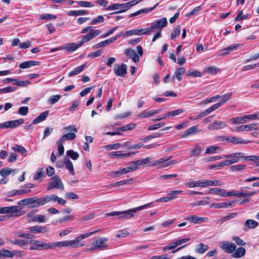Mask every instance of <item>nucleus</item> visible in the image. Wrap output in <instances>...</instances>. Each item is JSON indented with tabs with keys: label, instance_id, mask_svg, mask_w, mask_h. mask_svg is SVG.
<instances>
[{
	"label": "nucleus",
	"instance_id": "1",
	"mask_svg": "<svg viewBox=\"0 0 259 259\" xmlns=\"http://www.w3.org/2000/svg\"><path fill=\"white\" fill-rule=\"evenodd\" d=\"M15 237L22 238L24 239H17L14 240L8 239V241L10 244L17 245L22 248L24 247L27 244H30L29 248L30 250L50 249L49 243H46L39 240L32 239V235L25 233L22 231H18L14 234Z\"/></svg>",
	"mask_w": 259,
	"mask_h": 259
},
{
	"label": "nucleus",
	"instance_id": "2",
	"mask_svg": "<svg viewBox=\"0 0 259 259\" xmlns=\"http://www.w3.org/2000/svg\"><path fill=\"white\" fill-rule=\"evenodd\" d=\"M153 202L149 203L148 204L141 205L134 208L130 209L125 211H114L107 214V216L114 217L115 215H120L119 219H129L134 216V213L144 208H147L150 205H152Z\"/></svg>",
	"mask_w": 259,
	"mask_h": 259
},
{
	"label": "nucleus",
	"instance_id": "3",
	"mask_svg": "<svg viewBox=\"0 0 259 259\" xmlns=\"http://www.w3.org/2000/svg\"><path fill=\"white\" fill-rule=\"evenodd\" d=\"M150 157H147L145 159H140L132 162V166H128L120 168L118 170L113 172V174L117 176L118 175H123L133 171H135L139 168V166L141 165L146 164L148 162L149 160L151 159Z\"/></svg>",
	"mask_w": 259,
	"mask_h": 259
},
{
	"label": "nucleus",
	"instance_id": "4",
	"mask_svg": "<svg viewBox=\"0 0 259 259\" xmlns=\"http://www.w3.org/2000/svg\"><path fill=\"white\" fill-rule=\"evenodd\" d=\"M108 239L106 237H100L92 243L89 244L85 249V252L92 251L96 250H103L108 248V245L106 244Z\"/></svg>",
	"mask_w": 259,
	"mask_h": 259
},
{
	"label": "nucleus",
	"instance_id": "5",
	"mask_svg": "<svg viewBox=\"0 0 259 259\" xmlns=\"http://www.w3.org/2000/svg\"><path fill=\"white\" fill-rule=\"evenodd\" d=\"M167 25V22L166 18L164 17L155 21L152 23L150 27H147L148 31L150 34L152 31L156 29H161Z\"/></svg>",
	"mask_w": 259,
	"mask_h": 259
},
{
	"label": "nucleus",
	"instance_id": "6",
	"mask_svg": "<svg viewBox=\"0 0 259 259\" xmlns=\"http://www.w3.org/2000/svg\"><path fill=\"white\" fill-rule=\"evenodd\" d=\"M24 120L22 118L16 120L6 121L0 123V129L11 128H15L20 124L23 123Z\"/></svg>",
	"mask_w": 259,
	"mask_h": 259
},
{
	"label": "nucleus",
	"instance_id": "7",
	"mask_svg": "<svg viewBox=\"0 0 259 259\" xmlns=\"http://www.w3.org/2000/svg\"><path fill=\"white\" fill-rule=\"evenodd\" d=\"M101 33V30L99 29L94 30L93 28L89 33L87 34L80 36L81 38L80 41L83 45L85 42L90 41L93 38L96 37L98 35Z\"/></svg>",
	"mask_w": 259,
	"mask_h": 259
},
{
	"label": "nucleus",
	"instance_id": "8",
	"mask_svg": "<svg viewBox=\"0 0 259 259\" xmlns=\"http://www.w3.org/2000/svg\"><path fill=\"white\" fill-rule=\"evenodd\" d=\"M247 156H244L243 153L242 152H237L235 153H232L229 155H223V158H231V159H228V160L230 161H234L232 163L233 164L234 163L237 162L239 160H246V158Z\"/></svg>",
	"mask_w": 259,
	"mask_h": 259
},
{
	"label": "nucleus",
	"instance_id": "9",
	"mask_svg": "<svg viewBox=\"0 0 259 259\" xmlns=\"http://www.w3.org/2000/svg\"><path fill=\"white\" fill-rule=\"evenodd\" d=\"M258 123H253L249 124L241 125L237 126L235 128L236 132H249L253 130H259V127L257 126Z\"/></svg>",
	"mask_w": 259,
	"mask_h": 259
},
{
	"label": "nucleus",
	"instance_id": "10",
	"mask_svg": "<svg viewBox=\"0 0 259 259\" xmlns=\"http://www.w3.org/2000/svg\"><path fill=\"white\" fill-rule=\"evenodd\" d=\"M29 208H36L45 204V198L43 197H33L30 198Z\"/></svg>",
	"mask_w": 259,
	"mask_h": 259
},
{
	"label": "nucleus",
	"instance_id": "11",
	"mask_svg": "<svg viewBox=\"0 0 259 259\" xmlns=\"http://www.w3.org/2000/svg\"><path fill=\"white\" fill-rule=\"evenodd\" d=\"M45 204L52 201L53 202H57L58 203L64 205L66 203V200L59 197L55 194H51L50 195H46L44 196Z\"/></svg>",
	"mask_w": 259,
	"mask_h": 259
},
{
	"label": "nucleus",
	"instance_id": "12",
	"mask_svg": "<svg viewBox=\"0 0 259 259\" xmlns=\"http://www.w3.org/2000/svg\"><path fill=\"white\" fill-rule=\"evenodd\" d=\"M115 74L119 76H124L127 73V65L122 63L120 66L116 64L114 68Z\"/></svg>",
	"mask_w": 259,
	"mask_h": 259
},
{
	"label": "nucleus",
	"instance_id": "13",
	"mask_svg": "<svg viewBox=\"0 0 259 259\" xmlns=\"http://www.w3.org/2000/svg\"><path fill=\"white\" fill-rule=\"evenodd\" d=\"M147 30V27L145 29L140 28L130 30L125 32V36H128L132 35H141L144 34H150Z\"/></svg>",
	"mask_w": 259,
	"mask_h": 259
},
{
	"label": "nucleus",
	"instance_id": "14",
	"mask_svg": "<svg viewBox=\"0 0 259 259\" xmlns=\"http://www.w3.org/2000/svg\"><path fill=\"white\" fill-rule=\"evenodd\" d=\"M186 220L192 224H197L207 222L208 218L192 215L187 217Z\"/></svg>",
	"mask_w": 259,
	"mask_h": 259
},
{
	"label": "nucleus",
	"instance_id": "15",
	"mask_svg": "<svg viewBox=\"0 0 259 259\" xmlns=\"http://www.w3.org/2000/svg\"><path fill=\"white\" fill-rule=\"evenodd\" d=\"M221 248L227 253L234 252L236 248L235 244L230 242H223L221 246Z\"/></svg>",
	"mask_w": 259,
	"mask_h": 259
},
{
	"label": "nucleus",
	"instance_id": "16",
	"mask_svg": "<svg viewBox=\"0 0 259 259\" xmlns=\"http://www.w3.org/2000/svg\"><path fill=\"white\" fill-rule=\"evenodd\" d=\"M221 181L217 180H203L200 181V187L205 188L209 186H221Z\"/></svg>",
	"mask_w": 259,
	"mask_h": 259
},
{
	"label": "nucleus",
	"instance_id": "17",
	"mask_svg": "<svg viewBox=\"0 0 259 259\" xmlns=\"http://www.w3.org/2000/svg\"><path fill=\"white\" fill-rule=\"evenodd\" d=\"M169 159V158H162L157 160H155L153 162L150 163L149 165L150 166H153L155 165H158L159 164H160V162H162L163 161H166V163L164 164V166L166 167L167 166H169V165H170L172 164H176L177 163V161L176 160H172L169 161L168 160Z\"/></svg>",
	"mask_w": 259,
	"mask_h": 259
},
{
	"label": "nucleus",
	"instance_id": "18",
	"mask_svg": "<svg viewBox=\"0 0 259 259\" xmlns=\"http://www.w3.org/2000/svg\"><path fill=\"white\" fill-rule=\"evenodd\" d=\"M18 206H11L0 208V213H15V216H19L20 214H16L18 212Z\"/></svg>",
	"mask_w": 259,
	"mask_h": 259
},
{
	"label": "nucleus",
	"instance_id": "19",
	"mask_svg": "<svg viewBox=\"0 0 259 259\" xmlns=\"http://www.w3.org/2000/svg\"><path fill=\"white\" fill-rule=\"evenodd\" d=\"M28 229L30 232L34 234L47 233L49 231L48 228L46 226H34L29 227Z\"/></svg>",
	"mask_w": 259,
	"mask_h": 259
},
{
	"label": "nucleus",
	"instance_id": "20",
	"mask_svg": "<svg viewBox=\"0 0 259 259\" xmlns=\"http://www.w3.org/2000/svg\"><path fill=\"white\" fill-rule=\"evenodd\" d=\"M226 126L225 122L217 120L210 123L208 127L209 130H215L224 128Z\"/></svg>",
	"mask_w": 259,
	"mask_h": 259
},
{
	"label": "nucleus",
	"instance_id": "21",
	"mask_svg": "<svg viewBox=\"0 0 259 259\" xmlns=\"http://www.w3.org/2000/svg\"><path fill=\"white\" fill-rule=\"evenodd\" d=\"M83 45L80 41L78 44H76L74 43H70L65 46L61 47V49L67 51L68 52H72L76 50L77 49L80 48Z\"/></svg>",
	"mask_w": 259,
	"mask_h": 259
},
{
	"label": "nucleus",
	"instance_id": "22",
	"mask_svg": "<svg viewBox=\"0 0 259 259\" xmlns=\"http://www.w3.org/2000/svg\"><path fill=\"white\" fill-rule=\"evenodd\" d=\"M201 131V130L199 129L198 125L193 126L187 129L181 136V138H185L186 137L194 135Z\"/></svg>",
	"mask_w": 259,
	"mask_h": 259
},
{
	"label": "nucleus",
	"instance_id": "23",
	"mask_svg": "<svg viewBox=\"0 0 259 259\" xmlns=\"http://www.w3.org/2000/svg\"><path fill=\"white\" fill-rule=\"evenodd\" d=\"M160 109L152 110H150L148 109L145 110L139 114V117L141 118L149 117L153 116L155 114H158L160 112Z\"/></svg>",
	"mask_w": 259,
	"mask_h": 259
},
{
	"label": "nucleus",
	"instance_id": "24",
	"mask_svg": "<svg viewBox=\"0 0 259 259\" xmlns=\"http://www.w3.org/2000/svg\"><path fill=\"white\" fill-rule=\"evenodd\" d=\"M54 185H55V188L61 190H63L64 188V185L59 178L57 175H55L52 178V182H51Z\"/></svg>",
	"mask_w": 259,
	"mask_h": 259
},
{
	"label": "nucleus",
	"instance_id": "25",
	"mask_svg": "<svg viewBox=\"0 0 259 259\" xmlns=\"http://www.w3.org/2000/svg\"><path fill=\"white\" fill-rule=\"evenodd\" d=\"M124 54L126 56L130 57L135 63L139 62V56L136 54L135 50L127 49L125 50Z\"/></svg>",
	"mask_w": 259,
	"mask_h": 259
},
{
	"label": "nucleus",
	"instance_id": "26",
	"mask_svg": "<svg viewBox=\"0 0 259 259\" xmlns=\"http://www.w3.org/2000/svg\"><path fill=\"white\" fill-rule=\"evenodd\" d=\"M235 202V201H232L229 202H221L219 203H212L210 205V207L214 208L231 207L233 206V204Z\"/></svg>",
	"mask_w": 259,
	"mask_h": 259
},
{
	"label": "nucleus",
	"instance_id": "27",
	"mask_svg": "<svg viewBox=\"0 0 259 259\" xmlns=\"http://www.w3.org/2000/svg\"><path fill=\"white\" fill-rule=\"evenodd\" d=\"M40 64V62L36 61H28L20 64L19 67L22 69L30 68L34 66H38Z\"/></svg>",
	"mask_w": 259,
	"mask_h": 259
},
{
	"label": "nucleus",
	"instance_id": "28",
	"mask_svg": "<svg viewBox=\"0 0 259 259\" xmlns=\"http://www.w3.org/2000/svg\"><path fill=\"white\" fill-rule=\"evenodd\" d=\"M234 161H230V160H224L221 161L217 164L210 165L208 167L209 169H218L220 167H222L226 165H229L232 164V163Z\"/></svg>",
	"mask_w": 259,
	"mask_h": 259
},
{
	"label": "nucleus",
	"instance_id": "29",
	"mask_svg": "<svg viewBox=\"0 0 259 259\" xmlns=\"http://www.w3.org/2000/svg\"><path fill=\"white\" fill-rule=\"evenodd\" d=\"M49 111H45L41 113L35 119H34L32 122V124H37L43 121L48 116Z\"/></svg>",
	"mask_w": 259,
	"mask_h": 259
},
{
	"label": "nucleus",
	"instance_id": "30",
	"mask_svg": "<svg viewBox=\"0 0 259 259\" xmlns=\"http://www.w3.org/2000/svg\"><path fill=\"white\" fill-rule=\"evenodd\" d=\"M158 5H159V3H157L153 7H151V8H144V9H141L140 10H138V11L135 12V13L131 14L129 15V17H133L136 16H137V15H138L139 14H143V13H146V12H151L156 7H157L158 6Z\"/></svg>",
	"mask_w": 259,
	"mask_h": 259
},
{
	"label": "nucleus",
	"instance_id": "31",
	"mask_svg": "<svg viewBox=\"0 0 259 259\" xmlns=\"http://www.w3.org/2000/svg\"><path fill=\"white\" fill-rule=\"evenodd\" d=\"M246 250L243 247H239L234 251L232 256L235 258H240L243 256L245 253Z\"/></svg>",
	"mask_w": 259,
	"mask_h": 259
},
{
	"label": "nucleus",
	"instance_id": "32",
	"mask_svg": "<svg viewBox=\"0 0 259 259\" xmlns=\"http://www.w3.org/2000/svg\"><path fill=\"white\" fill-rule=\"evenodd\" d=\"M76 137V134L74 132H69L63 135L60 138L59 140L62 142H64L67 140H73Z\"/></svg>",
	"mask_w": 259,
	"mask_h": 259
},
{
	"label": "nucleus",
	"instance_id": "33",
	"mask_svg": "<svg viewBox=\"0 0 259 259\" xmlns=\"http://www.w3.org/2000/svg\"><path fill=\"white\" fill-rule=\"evenodd\" d=\"M232 95V93L229 92V93H228L226 94H224V95L220 96V98L221 99V102H219V103H216L214 104L216 105H218V106H217L215 109H217L220 106H221L223 104L226 103L228 100H229L231 98Z\"/></svg>",
	"mask_w": 259,
	"mask_h": 259
},
{
	"label": "nucleus",
	"instance_id": "34",
	"mask_svg": "<svg viewBox=\"0 0 259 259\" xmlns=\"http://www.w3.org/2000/svg\"><path fill=\"white\" fill-rule=\"evenodd\" d=\"M185 72V69L184 67H179L177 68L175 73V75L172 77L171 80L173 81L176 77L178 81H181L182 79V75Z\"/></svg>",
	"mask_w": 259,
	"mask_h": 259
},
{
	"label": "nucleus",
	"instance_id": "35",
	"mask_svg": "<svg viewBox=\"0 0 259 259\" xmlns=\"http://www.w3.org/2000/svg\"><path fill=\"white\" fill-rule=\"evenodd\" d=\"M221 71V70L220 68L214 66H208L204 69V72L209 74H217L218 72Z\"/></svg>",
	"mask_w": 259,
	"mask_h": 259
},
{
	"label": "nucleus",
	"instance_id": "36",
	"mask_svg": "<svg viewBox=\"0 0 259 259\" xmlns=\"http://www.w3.org/2000/svg\"><path fill=\"white\" fill-rule=\"evenodd\" d=\"M85 66H86L85 64H82L79 66H78V67L75 68L73 70L71 71L68 73V76L69 77H72L73 76L78 74L79 73H80L81 72H82L84 70Z\"/></svg>",
	"mask_w": 259,
	"mask_h": 259
},
{
	"label": "nucleus",
	"instance_id": "37",
	"mask_svg": "<svg viewBox=\"0 0 259 259\" xmlns=\"http://www.w3.org/2000/svg\"><path fill=\"white\" fill-rule=\"evenodd\" d=\"M209 249V246L203 243H199L196 246L195 251L197 253L202 254Z\"/></svg>",
	"mask_w": 259,
	"mask_h": 259
},
{
	"label": "nucleus",
	"instance_id": "38",
	"mask_svg": "<svg viewBox=\"0 0 259 259\" xmlns=\"http://www.w3.org/2000/svg\"><path fill=\"white\" fill-rule=\"evenodd\" d=\"M246 117V115H244L242 116L233 117L231 118L230 121L233 124H241L247 122V119Z\"/></svg>",
	"mask_w": 259,
	"mask_h": 259
},
{
	"label": "nucleus",
	"instance_id": "39",
	"mask_svg": "<svg viewBox=\"0 0 259 259\" xmlns=\"http://www.w3.org/2000/svg\"><path fill=\"white\" fill-rule=\"evenodd\" d=\"M89 14L88 11L85 10H75V11H70L67 12V15L70 16H79V15H88Z\"/></svg>",
	"mask_w": 259,
	"mask_h": 259
},
{
	"label": "nucleus",
	"instance_id": "40",
	"mask_svg": "<svg viewBox=\"0 0 259 259\" xmlns=\"http://www.w3.org/2000/svg\"><path fill=\"white\" fill-rule=\"evenodd\" d=\"M80 240L76 237L74 240L68 241V247L70 246L73 248H77L84 245L83 243H80Z\"/></svg>",
	"mask_w": 259,
	"mask_h": 259
},
{
	"label": "nucleus",
	"instance_id": "41",
	"mask_svg": "<svg viewBox=\"0 0 259 259\" xmlns=\"http://www.w3.org/2000/svg\"><path fill=\"white\" fill-rule=\"evenodd\" d=\"M50 248H53L56 247H68V241H62L57 242L49 243Z\"/></svg>",
	"mask_w": 259,
	"mask_h": 259
},
{
	"label": "nucleus",
	"instance_id": "42",
	"mask_svg": "<svg viewBox=\"0 0 259 259\" xmlns=\"http://www.w3.org/2000/svg\"><path fill=\"white\" fill-rule=\"evenodd\" d=\"M238 215V213L237 212H231L229 214H228L226 215H225L223 217H222L220 220L219 222H224L232 219H233L235 218Z\"/></svg>",
	"mask_w": 259,
	"mask_h": 259
},
{
	"label": "nucleus",
	"instance_id": "43",
	"mask_svg": "<svg viewBox=\"0 0 259 259\" xmlns=\"http://www.w3.org/2000/svg\"><path fill=\"white\" fill-rule=\"evenodd\" d=\"M245 225L249 229H254L258 226V223L253 220H247L245 221Z\"/></svg>",
	"mask_w": 259,
	"mask_h": 259
},
{
	"label": "nucleus",
	"instance_id": "44",
	"mask_svg": "<svg viewBox=\"0 0 259 259\" xmlns=\"http://www.w3.org/2000/svg\"><path fill=\"white\" fill-rule=\"evenodd\" d=\"M218 106V105H213L212 106H210L207 109H206L205 111L201 112L199 114L201 116V117H203L205 116L206 115L210 114V113L212 112L213 111L216 110L215 108Z\"/></svg>",
	"mask_w": 259,
	"mask_h": 259
},
{
	"label": "nucleus",
	"instance_id": "45",
	"mask_svg": "<svg viewBox=\"0 0 259 259\" xmlns=\"http://www.w3.org/2000/svg\"><path fill=\"white\" fill-rule=\"evenodd\" d=\"M65 163V167L69 171L70 174L74 176L75 175V172L72 162L69 159H67Z\"/></svg>",
	"mask_w": 259,
	"mask_h": 259
},
{
	"label": "nucleus",
	"instance_id": "46",
	"mask_svg": "<svg viewBox=\"0 0 259 259\" xmlns=\"http://www.w3.org/2000/svg\"><path fill=\"white\" fill-rule=\"evenodd\" d=\"M220 149V147L215 145H211L208 146L205 151V154H214L216 153V151Z\"/></svg>",
	"mask_w": 259,
	"mask_h": 259
},
{
	"label": "nucleus",
	"instance_id": "47",
	"mask_svg": "<svg viewBox=\"0 0 259 259\" xmlns=\"http://www.w3.org/2000/svg\"><path fill=\"white\" fill-rule=\"evenodd\" d=\"M119 10L113 12L111 14H119L125 12L129 9L126 3L119 4Z\"/></svg>",
	"mask_w": 259,
	"mask_h": 259
},
{
	"label": "nucleus",
	"instance_id": "48",
	"mask_svg": "<svg viewBox=\"0 0 259 259\" xmlns=\"http://www.w3.org/2000/svg\"><path fill=\"white\" fill-rule=\"evenodd\" d=\"M186 75L191 76L195 77H201L203 75V73L197 70H189L187 72Z\"/></svg>",
	"mask_w": 259,
	"mask_h": 259
},
{
	"label": "nucleus",
	"instance_id": "49",
	"mask_svg": "<svg viewBox=\"0 0 259 259\" xmlns=\"http://www.w3.org/2000/svg\"><path fill=\"white\" fill-rule=\"evenodd\" d=\"M47 220V218L46 216L44 215L38 214L36 215L35 217H34L32 220V222H39V223H44Z\"/></svg>",
	"mask_w": 259,
	"mask_h": 259
},
{
	"label": "nucleus",
	"instance_id": "50",
	"mask_svg": "<svg viewBox=\"0 0 259 259\" xmlns=\"http://www.w3.org/2000/svg\"><path fill=\"white\" fill-rule=\"evenodd\" d=\"M183 193L182 190H174L171 191L168 193V197L170 200L176 199L178 198V194H180Z\"/></svg>",
	"mask_w": 259,
	"mask_h": 259
},
{
	"label": "nucleus",
	"instance_id": "51",
	"mask_svg": "<svg viewBox=\"0 0 259 259\" xmlns=\"http://www.w3.org/2000/svg\"><path fill=\"white\" fill-rule=\"evenodd\" d=\"M185 110L184 109H179L175 111H172L166 113L167 117H171L179 115L180 114L184 112Z\"/></svg>",
	"mask_w": 259,
	"mask_h": 259
},
{
	"label": "nucleus",
	"instance_id": "52",
	"mask_svg": "<svg viewBox=\"0 0 259 259\" xmlns=\"http://www.w3.org/2000/svg\"><path fill=\"white\" fill-rule=\"evenodd\" d=\"M200 152H201L200 146L199 145H196V146H195L194 148H193L191 151L190 155L191 157L197 156L200 154Z\"/></svg>",
	"mask_w": 259,
	"mask_h": 259
},
{
	"label": "nucleus",
	"instance_id": "53",
	"mask_svg": "<svg viewBox=\"0 0 259 259\" xmlns=\"http://www.w3.org/2000/svg\"><path fill=\"white\" fill-rule=\"evenodd\" d=\"M161 136H162V133H156L154 134L153 135L147 136L144 138L140 139L139 140L145 142L148 140H150L153 138H158V137H161Z\"/></svg>",
	"mask_w": 259,
	"mask_h": 259
},
{
	"label": "nucleus",
	"instance_id": "54",
	"mask_svg": "<svg viewBox=\"0 0 259 259\" xmlns=\"http://www.w3.org/2000/svg\"><path fill=\"white\" fill-rule=\"evenodd\" d=\"M104 21V17L103 16L100 15L93 19L91 21V24L96 25L97 24L103 22Z\"/></svg>",
	"mask_w": 259,
	"mask_h": 259
},
{
	"label": "nucleus",
	"instance_id": "55",
	"mask_svg": "<svg viewBox=\"0 0 259 259\" xmlns=\"http://www.w3.org/2000/svg\"><path fill=\"white\" fill-rule=\"evenodd\" d=\"M239 44H236L235 45H231V46H229V47L223 49L222 50V51L223 52V55H227V54H229L230 51H232L233 50L236 49L239 46Z\"/></svg>",
	"mask_w": 259,
	"mask_h": 259
},
{
	"label": "nucleus",
	"instance_id": "56",
	"mask_svg": "<svg viewBox=\"0 0 259 259\" xmlns=\"http://www.w3.org/2000/svg\"><path fill=\"white\" fill-rule=\"evenodd\" d=\"M67 154L73 160H76L79 157L78 153L74 151L73 150H68L67 151Z\"/></svg>",
	"mask_w": 259,
	"mask_h": 259
},
{
	"label": "nucleus",
	"instance_id": "57",
	"mask_svg": "<svg viewBox=\"0 0 259 259\" xmlns=\"http://www.w3.org/2000/svg\"><path fill=\"white\" fill-rule=\"evenodd\" d=\"M12 149L16 152H20L22 154H25L27 152L26 149L19 145H16L12 147Z\"/></svg>",
	"mask_w": 259,
	"mask_h": 259
},
{
	"label": "nucleus",
	"instance_id": "58",
	"mask_svg": "<svg viewBox=\"0 0 259 259\" xmlns=\"http://www.w3.org/2000/svg\"><path fill=\"white\" fill-rule=\"evenodd\" d=\"M17 87H8L0 89V94L14 92L17 90Z\"/></svg>",
	"mask_w": 259,
	"mask_h": 259
},
{
	"label": "nucleus",
	"instance_id": "59",
	"mask_svg": "<svg viewBox=\"0 0 259 259\" xmlns=\"http://www.w3.org/2000/svg\"><path fill=\"white\" fill-rule=\"evenodd\" d=\"M12 171L13 170L11 168L5 167L0 170V174L3 177H6L10 175Z\"/></svg>",
	"mask_w": 259,
	"mask_h": 259
},
{
	"label": "nucleus",
	"instance_id": "60",
	"mask_svg": "<svg viewBox=\"0 0 259 259\" xmlns=\"http://www.w3.org/2000/svg\"><path fill=\"white\" fill-rule=\"evenodd\" d=\"M1 256L6 257H12V251L9 250L2 249L0 250Z\"/></svg>",
	"mask_w": 259,
	"mask_h": 259
},
{
	"label": "nucleus",
	"instance_id": "61",
	"mask_svg": "<svg viewBox=\"0 0 259 259\" xmlns=\"http://www.w3.org/2000/svg\"><path fill=\"white\" fill-rule=\"evenodd\" d=\"M57 144L58 146L59 155L62 156L64 152V148L63 145V142L58 140V141L57 142Z\"/></svg>",
	"mask_w": 259,
	"mask_h": 259
},
{
	"label": "nucleus",
	"instance_id": "62",
	"mask_svg": "<svg viewBox=\"0 0 259 259\" xmlns=\"http://www.w3.org/2000/svg\"><path fill=\"white\" fill-rule=\"evenodd\" d=\"M109 45H110V44L109 41L108 39L104 40L102 41L99 43L96 44V45H95L93 46V48L98 49V48H100L101 47H104L108 46Z\"/></svg>",
	"mask_w": 259,
	"mask_h": 259
},
{
	"label": "nucleus",
	"instance_id": "63",
	"mask_svg": "<svg viewBox=\"0 0 259 259\" xmlns=\"http://www.w3.org/2000/svg\"><path fill=\"white\" fill-rule=\"evenodd\" d=\"M77 3L81 7L91 8L94 6L93 4L88 1H78Z\"/></svg>",
	"mask_w": 259,
	"mask_h": 259
},
{
	"label": "nucleus",
	"instance_id": "64",
	"mask_svg": "<svg viewBox=\"0 0 259 259\" xmlns=\"http://www.w3.org/2000/svg\"><path fill=\"white\" fill-rule=\"evenodd\" d=\"M121 37H126L125 35V32L123 33V32H121L118 33V34L114 36L112 38L108 39V40L109 41L110 44H111L112 43L114 42L115 40H116L118 38Z\"/></svg>",
	"mask_w": 259,
	"mask_h": 259
}]
</instances>
